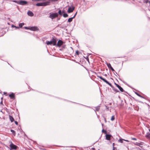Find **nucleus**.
Instances as JSON below:
<instances>
[{"instance_id": "obj_1", "label": "nucleus", "mask_w": 150, "mask_h": 150, "mask_svg": "<svg viewBox=\"0 0 150 150\" xmlns=\"http://www.w3.org/2000/svg\"><path fill=\"white\" fill-rule=\"evenodd\" d=\"M57 41L54 38L52 39V40L50 41H47L46 43L47 45H56Z\"/></svg>"}, {"instance_id": "obj_2", "label": "nucleus", "mask_w": 150, "mask_h": 150, "mask_svg": "<svg viewBox=\"0 0 150 150\" xmlns=\"http://www.w3.org/2000/svg\"><path fill=\"white\" fill-rule=\"evenodd\" d=\"M50 3L49 1H47L43 3H37L36 4V5L37 6H45L49 5Z\"/></svg>"}, {"instance_id": "obj_3", "label": "nucleus", "mask_w": 150, "mask_h": 150, "mask_svg": "<svg viewBox=\"0 0 150 150\" xmlns=\"http://www.w3.org/2000/svg\"><path fill=\"white\" fill-rule=\"evenodd\" d=\"M58 16V14L57 13H50L49 17L51 18L52 19H53L57 17Z\"/></svg>"}, {"instance_id": "obj_4", "label": "nucleus", "mask_w": 150, "mask_h": 150, "mask_svg": "<svg viewBox=\"0 0 150 150\" xmlns=\"http://www.w3.org/2000/svg\"><path fill=\"white\" fill-rule=\"evenodd\" d=\"M14 2L17 3L18 4L21 5H25L27 4V2L26 1H14Z\"/></svg>"}, {"instance_id": "obj_5", "label": "nucleus", "mask_w": 150, "mask_h": 150, "mask_svg": "<svg viewBox=\"0 0 150 150\" xmlns=\"http://www.w3.org/2000/svg\"><path fill=\"white\" fill-rule=\"evenodd\" d=\"M9 146L10 147V150H12L13 149L16 150V149L18 148L17 146L13 144L12 142H11V144H10Z\"/></svg>"}, {"instance_id": "obj_6", "label": "nucleus", "mask_w": 150, "mask_h": 150, "mask_svg": "<svg viewBox=\"0 0 150 150\" xmlns=\"http://www.w3.org/2000/svg\"><path fill=\"white\" fill-rule=\"evenodd\" d=\"M98 77L100 78L101 80H102L103 81L106 83L107 84H108L110 86H111L112 85L111 83H109L108 81L106 80L105 79L103 78L102 77L100 76H98Z\"/></svg>"}, {"instance_id": "obj_7", "label": "nucleus", "mask_w": 150, "mask_h": 150, "mask_svg": "<svg viewBox=\"0 0 150 150\" xmlns=\"http://www.w3.org/2000/svg\"><path fill=\"white\" fill-rule=\"evenodd\" d=\"M29 29V30L33 31H37L39 30L38 28L36 26L30 27Z\"/></svg>"}, {"instance_id": "obj_8", "label": "nucleus", "mask_w": 150, "mask_h": 150, "mask_svg": "<svg viewBox=\"0 0 150 150\" xmlns=\"http://www.w3.org/2000/svg\"><path fill=\"white\" fill-rule=\"evenodd\" d=\"M63 42L61 40H59L57 42V46L58 47H60L63 44Z\"/></svg>"}, {"instance_id": "obj_9", "label": "nucleus", "mask_w": 150, "mask_h": 150, "mask_svg": "<svg viewBox=\"0 0 150 150\" xmlns=\"http://www.w3.org/2000/svg\"><path fill=\"white\" fill-rule=\"evenodd\" d=\"M74 10V7H69L68 8V12L69 13L72 12Z\"/></svg>"}, {"instance_id": "obj_10", "label": "nucleus", "mask_w": 150, "mask_h": 150, "mask_svg": "<svg viewBox=\"0 0 150 150\" xmlns=\"http://www.w3.org/2000/svg\"><path fill=\"white\" fill-rule=\"evenodd\" d=\"M115 85H116L117 87L119 89L120 91L121 92H123L124 90L119 85L117 84V83H115Z\"/></svg>"}, {"instance_id": "obj_11", "label": "nucleus", "mask_w": 150, "mask_h": 150, "mask_svg": "<svg viewBox=\"0 0 150 150\" xmlns=\"http://www.w3.org/2000/svg\"><path fill=\"white\" fill-rule=\"evenodd\" d=\"M106 64L107 65L108 67L109 68H110V69H111V70L113 71H114V69L112 67V66H111V64H110V63H106Z\"/></svg>"}, {"instance_id": "obj_12", "label": "nucleus", "mask_w": 150, "mask_h": 150, "mask_svg": "<svg viewBox=\"0 0 150 150\" xmlns=\"http://www.w3.org/2000/svg\"><path fill=\"white\" fill-rule=\"evenodd\" d=\"M111 136L110 134H106V139L108 140H110V137Z\"/></svg>"}, {"instance_id": "obj_13", "label": "nucleus", "mask_w": 150, "mask_h": 150, "mask_svg": "<svg viewBox=\"0 0 150 150\" xmlns=\"http://www.w3.org/2000/svg\"><path fill=\"white\" fill-rule=\"evenodd\" d=\"M28 14L30 16H33V13L30 11H28Z\"/></svg>"}, {"instance_id": "obj_14", "label": "nucleus", "mask_w": 150, "mask_h": 150, "mask_svg": "<svg viewBox=\"0 0 150 150\" xmlns=\"http://www.w3.org/2000/svg\"><path fill=\"white\" fill-rule=\"evenodd\" d=\"M9 96L11 99H14L15 98L14 94L13 93L9 95Z\"/></svg>"}, {"instance_id": "obj_15", "label": "nucleus", "mask_w": 150, "mask_h": 150, "mask_svg": "<svg viewBox=\"0 0 150 150\" xmlns=\"http://www.w3.org/2000/svg\"><path fill=\"white\" fill-rule=\"evenodd\" d=\"M146 137L150 139V133L149 132L147 133L146 135Z\"/></svg>"}, {"instance_id": "obj_16", "label": "nucleus", "mask_w": 150, "mask_h": 150, "mask_svg": "<svg viewBox=\"0 0 150 150\" xmlns=\"http://www.w3.org/2000/svg\"><path fill=\"white\" fill-rule=\"evenodd\" d=\"M75 17V15L74 16H73V17L69 18L68 19V22H71L72 21L73 18H74Z\"/></svg>"}, {"instance_id": "obj_17", "label": "nucleus", "mask_w": 150, "mask_h": 150, "mask_svg": "<svg viewBox=\"0 0 150 150\" xmlns=\"http://www.w3.org/2000/svg\"><path fill=\"white\" fill-rule=\"evenodd\" d=\"M9 117L10 120V121H11V122H13V121L14 120V119L13 117L11 116H10V115L9 116Z\"/></svg>"}, {"instance_id": "obj_18", "label": "nucleus", "mask_w": 150, "mask_h": 150, "mask_svg": "<svg viewBox=\"0 0 150 150\" xmlns=\"http://www.w3.org/2000/svg\"><path fill=\"white\" fill-rule=\"evenodd\" d=\"M134 144L135 145L139 146H141V145H142L140 143H138V142H136L135 143H134Z\"/></svg>"}, {"instance_id": "obj_19", "label": "nucleus", "mask_w": 150, "mask_h": 150, "mask_svg": "<svg viewBox=\"0 0 150 150\" xmlns=\"http://www.w3.org/2000/svg\"><path fill=\"white\" fill-rule=\"evenodd\" d=\"M24 25V23H21L19 24V28H22L23 25Z\"/></svg>"}, {"instance_id": "obj_20", "label": "nucleus", "mask_w": 150, "mask_h": 150, "mask_svg": "<svg viewBox=\"0 0 150 150\" xmlns=\"http://www.w3.org/2000/svg\"><path fill=\"white\" fill-rule=\"evenodd\" d=\"M58 13L60 16H62L63 14L62 11L60 10L58 11Z\"/></svg>"}, {"instance_id": "obj_21", "label": "nucleus", "mask_w": 150, "mask_h": 150, "mask_svg": "<svg viewBox=\"0 0 150 150\" xmlns=\"http://www.w3.org/2000/svg\"><path fill=\"white\" fill-rule=\"evenodd\" d=\"M68 15L67 13H64L63 14V16L64 18H66L68 17Z\"/></svg>"}, {"instance_id": "obj_22", "label": "nucleus", "mask_w": 150, "mask_h": 150, "mask_svg": "<svg viewBox=\"0 0 150 150\" xmlns=\"http://www.w3.org/2000/svg\"><path fill=\"white\" fill-rule=\"evenodd\" d=\"M76 54H77L78 55H79L80 54H81V55L82 54L80 52L78 51H77L76 52Z\"/></svg>"}, {"instance_id": "obj_23", "label": "nucleus", "mask_w": 150, "mask_h": 150, "mask_svg": "<svg viewBox=\"0 0 150 150\" xmlns=\"http://www.w3.org/2000/svg\"><path fill=\"white\" fill-rule=\"evenodd\" d=\"M144 3H147L149 2L150 4V1H149L148 0H144Z\"/></svg>"}, {"instance_id": "obj_24", "label": "nucleus", "mask_w": 150, "mask_h": 150, "mask_svg": "<svg viewBox=\"0 0 150 150\" xmlns=\"http://www.w3.org/2000/svg\"><path fill=\"white\" fill-rule=\"evenodd\" d=\"M115 119V117L114 115H113L111 118V120L112 121H113Z\"/></svg>"}, {"instance_id": "obj_25", "label": "nucleus", "mask_w": 150, "mask_h": 150, "mask_svg": "<svg viewBox=\"0 0 150 150\" xmlns=\"http://www.w3.org/2000/svg\"><path fill=\"white\" fill-rule=\"evenodd\" d=\"M99 107L98 106L96 108V111H98L99 110Z\"/></svg>"}, {"instance_id": "obj_26", "label": "nucleus", "mask_w": 150, "mask_h": 150, "mask_svg": "<svg viewBox=\"0 0 150 150\" xmlns=\"http://www.w3.org/2000/svg\"><path fill=\"white\" fill-rule=\"evenodd\" d=\"M11 131L13 133L15 134V132L14 130L12 129H11Z\"/></svg>"}, {"instance_id": "obj_27", "label": "nucleus", "mask_w": 150, "mask_h": 150, "mask_svg": "<svg viewBox=\"0 0 150 150\" xmlns=\"http://www.w3.org/2000/svg\"><path fill=\"white\" fill-rule=\"evenodd\" d=\"M120 141L121 143H122L123 142V140L122 139H120Z\"/></svg>"}, {"instance_id": "obj_28", "label": "nucleus", "mask_w": 150, "mask_h": 150, "mask_svg": "<svg viewBox=\"0 0 150 150\" xmlns=\"http://www.w3.org/2000/svg\"><path fill=\"white\" fill-rule=\"evenodd\" d=\"M12 27H14V28H19V27H16V26L14 25H12Z\"/></svg>"}, {"instance_id": "obj_29", "label": "nucleus", "mask_w": 150, "mask_h": 150, "mask_svg": "<svg viewBox=\"0 0 150 150\" xmlns=\"http://www.w3.org/2000/svg\"><path fill=\"white\" fill-rule=\"evenodd\" d=\"M30 27H24V28L25 29H29V28Z\"/></svg>"}, {"instance_id": "obj_30", "label": "nucleus", "mask_w": 150, "mask_h": 150, "mask_svg": "<svg viewBox=\"0 0 150 150\" xmlns=\"http://www.w3.org/2000/svg\"><path fill=\"white\" fill-rule=\"evenodd\" d=\"M132 139L133 140H137V139L135 138H132Z\"/></svg>"}, {"instance_id": "obj_31", "label": "nucleus", "mask_w": 150, "mask_h": 150, "mask_svg": "<svg viewBox=\"0 0 150 150\" xmlns=\"http://www.w3.org/2000/svg\"><path fill=\"white\" fill-rule=\"evenodd\" d=\"M15 124H16V125H18V122H17L15 121Z\"/></svg>"}, {"instance_id": "obj_32", "label": "nucleus", "mask_w": 150, "mask_h": 150, "mask_svg": "<svg viewBox=\"0 0 150 150\" xmlns=\"http://www.w3.org/2000/svg\"><path fill=\"white\" fill-rule=\"evenodd\" d=\"M62 13H64V12H65L63 10V11H62Z\"/></svg>"}, {"instance_id": "obj_33", "label": "nucleus", "mask_w": 150, "mask_h": 150, "mask_svg": "<svg viewBox=\"0 0 150 150\" xmlns=\"http://www.w3.org/2000/svg\"><path fill=\"white\" fill-rule=\"evenodd\" d=\"M124 140L125 141L128 142L129 141L128 140Z\"/></svg>"}, {"instance_id": "obj_34", "label": "nucleus", "mask_w": 150, "mask_h": 150, "mask_svg": "<svg viewBox=\"0 0 150 150\" xmlns=\"http://www.w3.org/2000/svg\"><path fill=\"white\" fill-rule=\"evenodd\" d=\"M137 95L138 96H140L139 94H137Z\"/></svg>"}, {"instance_id": "obj_35", "label": "nucleus", "mask_w": 150, "mask_h": 150, "mask_svg": "<svg viewBox=\"0 0 150 150\" xmlns=\"http://www.w3.org/2000/svg\"><path fill=\"white\" fill-rule=\"evenodd\" d=\"M87 59V60L89 61V60H88V59Z\"/></svg>"}, {"instance_id": "obj_36", "label": "nucleus", "mask_w": 150, "mask_h": 150, "mask_svg": "<svg viewBox=\"0 0 150 150\" xmlns=\"http://www.w3.org/2000/svg\"><path fill=\"white\" fill-rule=\"evenodd\" d=\"M87 59V60L89 61V60H88V59Z\"/></svg>"}, {"instance_id": "obj_37", "label": "nucleus", "mask_w": 150, "mask_h": 150, "mask_svg": "<svg viewBox=\"0 0 150 150\" xmlns=\"http://www.w3.org/2000/svg\"><path fill=\"white\" fill-rule=\"evenodd\" d=\"M76 13H77V12L76 13V14H75L76 15Z\"/></svg>"}, {"instance_id": "obj_38", "label": "nucleus", "mask_w": 150, "mask_h": 150, "mask_svg": "<svg viewBox=\"0 0 150 150\" xmlns=\"http://www.w3.org/2000/svg\"><path fill=\"white\" fill-rule=\"evenodd\" d=\"M113 146H114V143H113Z\"/></svg>"}, {"instance_id": "obj_39", "label": "nucleus", "mask_w": 150, "mask_h": 150, "mask_svg": "<svg viewBox=\"0 0 150 150\" xmlns=\"http://www.w3.org/2000/svg\"><path fill=\"white\" fill-rule=\"evenodd\" d=\"M149 132H150V129H149Z\"/></svg>"}]
</instances>
